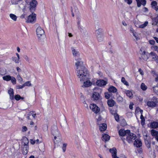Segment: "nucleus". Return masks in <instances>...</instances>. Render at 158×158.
<instances>
[{
	"label": "nucleus",
	"instance_id": "obj_1",
	"mask_svg": "<svg viewBox=\"0 0 158 158\" xmlns=\"http://www.w3.org/2000/svg\"><path fill=\"white\" fill-rule=\"evenodd\" d=\"M75 60L77 61L75 63V65L77 67V76L81 77V74H83V75H84L85 77V74H86V72H88L87 69L83 66V62L81 59L79 58L75 59Z\"/></svg>",
	"mask_w": 158,
	"mask_h": 158
},
{
	"label": "nucleus",
	"instance_id": "obj_2",
	"mask_svg": "<svg viewBox=\"0 0 158 158\" xmlns=\"http://www.w3.org/2000/svg\"><path fill=\"white\" fill-rule=\"evenodd\" d=\"M85 77L83 75V74H81V77H80L79 76H78L80 79V81L81 82H83V84L82 85V87H89L91 86L92 85V82L89 80V75L88 72H86V74H85Z\"/></svg>",
	"mask_w": 158,
	"mask_h": 158
},
{
	"label": "nucleus",
	"instance_id": "obj_3",
	"mask_svg": "<svg viewBox=\"0 0 158 158\" xmlns=\"http://www.w3.org/2000/svg\"><path fill=\"white\" fill-rule=\"evenodd\" d=\"M136 138V135L131 132L130 131V133H128L126 136V140L127 142L129 143H132L133 141Z\"/></svg>",
	"mask_w": 158,
	"mask_h": 158
},
{
	"label": "nucleus",
	"instance_id": "obj_4",
	"mask_svg": "<svg viewBox=\"0 0 158 158\" xmlns=\"http://www.w3.org/2000/svg\"><path fill=\"white\" fill-rule=\"evenodd\" d=\"M95 34L97 40L101 42L103 40L104 36L101 29H99L96 30L95 31Z\"/></svg>",
	"mask_w": 158,
	"mask_h": 158
},
{
	"label": "nucleus",
	"instance_id": "obj_5",
	"mask_svg": "<svg viewBox=\"0 0 158 158\" xmlns=\"http://www.w3.org/2000/svg\"><path fill=\"white\" fill-rule=\"evenodd\" d=\"M89 108L95 114H98L100 112V108L95 104H91L89 106Z\"/></svg>",
	"mask_w": 158,
	"mask_h": 158
},
{
	"label": "nucleus",
	"instance_id": "obj_6",
	"mask_svg": "<svg viewBox=\"0 0 158 158\" xmlns=\"http://www.w3.org/2000/svg\"><path fill=\"white\" fill-rule=\"evenodd\" d=\"M37 4L38 2L35 0H32L30 2L29 9L31 12H32L35 10Z\"/></svg>",
	"mask_w": 158,
	"mask_h": 158
},
{
	"label": "nucleus",
	"instance_id": "obj_7",
	"mask_svg": "<svg viewBox=\"0 0 158 158\" xmlns=\"http://www.w3.org/2000/svg\"><path fill=\"white\" fill-rule=\"evenodd\" d=\"M140 54L141 55V57L143 60H147L148 59V56L147 52H146V51L144 48H141L139 51Z\"/></svg>",
	"mask_w": 158,
	"mask_h": 158
},
{
	"label": "nucleus",
	"instance_id": "obj_8",
	"mask_svg": "<svg viewBox=\"0 0 158 158\" xmlns=\"http://www.w3.org/2000/svg\"><path fill=\"white\" fill-rule=\"evenodd\" d=\"M92 97L93 100L95 102L99 101L102 99L100 94L96 91L93 92Z\"/></svg>",
	"mask_w": 158,
	"mask_h": 158
},
{
	"label": "nucleus",
	"instance_id": "obj_9",
	"mask_svg": "<svg viewBox=\"0 0 158 158\" xmlns=\"http://www.w3.org/2000/svg\"><path fill=\"white\" fill-rule=\"evenodd\" d=\"M36 15L32 13L31 15H30L28 16L27 22L28 23H34L36 19Z\"/></svg>",
	"mask_w": 158,
	"mask_h": 158
},
{
	"label": "nucleus",
	"instance_id": "obj_10",
	"mask_svg": "<svg viewBox=\"0 0 158 158\" xmlns=\"http://www.w3.org/2000/svg\"><path fill=\"white\" fill-rule=\"evenodd\" d=\"M149 57L152 60H154L158 63V56L154 52H151L149 55Z\"/></svg>",
	"mask_w": 158,
	"mask_h": 158
},
{
	"label": "nucleus",
	"instance_id": "obj_11",
	"mask_svg": "<svg viewBox=\"0 0 158 158\" xmlns=\"http://www.w3.org/2000/svg\"><path fill=\"white\" fill-rule=\"evenodd\" d=\"M130 130H125L124 129H120L118 131L119 135L122 137H123L125 136H127L128 133H130Z\"/></svg>",
	"mask_w": 158,
	"mask_h": 158
},
{
	"label": "nucleus",
	"instance_id": "obj_12",
	"mask_svg": "<svg viewBox=\"0 0 158 158\" xmlns=\"http://www.w3.org/2000/svg\"><path fill=\"white\" fill-rule=\"evenodd\" d=\"M44 33V30L40 27H39L36 29V34L39 38Z\"/></svg>",
	"mask_w": 158,
	"mask_h": 158
},
{
	"label": "nucleus",
	"instance_id": "obj_13",
	"mask_svg": "<svg viewBox=\"0 0 158 158\" xmlns=\"http://www.w3.org/2000/svg\"><path fill=\"white\" fill-rule=\"evenodd\" d=\"M96 84L97 85L100 86H105L107 84V81L103 79H100L96 81Z\"/></svg>",
	"mask_w": 158,
	"mask_h": 158
},
{
	"label": "nucleus",
	"instance_id": "obj_14",
	"mask_svg": "<svg viewBox=\"0 0 158 158\" xmlns=\"http://www.w3.org/2000/svg\"><path fill=\"white\" fill-rule=\"evenodd\" d=\"M109 151L111 153L112 158H119L117 156V150L115 148L110 149Z\"/></svg>",
	"mask_w": 158,
	"mask_h": 158
},
{
	"label": "nucleus",
	"instance_id": "obj_15",
	"mask_svg": "<svg viewBox=\"0 0 158 158\" xmlns=\"http://www.w3.org/2000/svg\"><path fill=\"white\" fill-rule=\"evenodd\" d=\"M148 131L145 130L143 131V135L144 139L145 142L147 146L148 147Z\"/></svg>",
	"mask_w": 158,
	"mask_h": 158
},
{
	"label": "nucleus",
	"instance_id": "obj_16",
	"mask_svg": "<svg viewBox=\"0 0 158 158\" xmlns=\"http://www.w3.org/2000/svg\"><path fill=\"white\" fill-rule=\"evenodd\" d=\"M51 132L52 135L54 136L55 139H56V136L59 137L60 136V134L57 128H56L55 130H52Z\"/></svg>",
	"mask_w": 158,
	"mask_h": 158
},
{
	"label": "nucleus",
	"instance_id": "obj_17",
	"mask_svg": "<svg viewBox=\"0 0 158 158\" xmlns=\"http://www.w3.org/2000/svg\"><path fill=\"white\" fill-rule=\"evenodd\" d=\"M158 101L156 99L155 101L149 102V106L154 107L158 106Z\"/></svg>",
	"mask_w": 158,
	"mask_h": 158
},
{
	"label": "nucleus",
	"instance_id": "obj_18",
	"mask_svg": "<svg viewBox=\"0 0 158 158\" xmlns=\"http://www.w3.org/2000/svg\"><path fill=\"white\" fill-rule=\"evenodd\" d=\"M8 93L10 95V99L12 100L14 99V92L13 89L10 88L8 90Z\"/></svg>",
	"mask_w": 158,
	"mask_h": 158
},
{
	"label": "nucleus",
	"instance_id": "obj_19",
	"mask_svg": "<svg viewBox=\"0 0 158 158\" xmlns=\"http://www.w3.org/2000/svg\"><path fill=\"white\" fill-rule=\"evenodd\" d=\"M137 3V6L138 7H140L142 5L143 6H145L146 4V1L145 0H135Z\"/></svg>",
	"mask_w": 158,
	"mask_h": 158
},
{
	"label": "nucleus",
	"instance_id": "obj_20",
	"mask_svg": "<svg viewBox=\"0 0 158 158\" xmlns=\"http://www.w3.org/2000/svg\"><path fill=\"white\" fill-rule=\"evenodd\" d=\"M134 145L137 148L140 147L142 145L141 141L139 139H135L134 143Z\"/></svg>",
	"mask_w": 158,
	"mask_h": 158
},
{
	"label": "nucleus",
	"instance_id": "obj_21",
	"mask_svg": "<svg viewBox=\"0 0 158 158\" xmlns=\"http://www.w3.org/2000/svg\"><path fill=\"white\" fill-rule=\"evenodd\" d=\"M157 3L156 1H153L151 3L152 8L155 9L156 11H158V6H157Z\"/></svg>",
	"mask_w": 158,
	"mask_h": 158
},
{
	"label": "nucleus",
	"instance_id": "obj_22",
	"mask_svg": "<svg viewBox=\"0 0 158 158\" xmlns=\"http://www.w3.org/2000/svg\"><path fill=\"white\" fill-rule=\"evenodd\" d=\"M29 149L28 146H23L22 150L23 154L24 155H26L28 152Z\"/></svg>",
	"mask_w": 158,
	"mask_h": 158
},
{
	"label": "nucleus",
	"instance_id": "obj_23",
	"mask_svg": "<svg viewBox=\"0 0 158 158\" xmlns=\"http://www.w3.org/2000/svg\"><path fill=\"white\" fill-rule=\"evenodd\" d=\"M99 127L101 131H104L106 130L107 125L105 123H102L100 125Z\"/></svg>",
	"mask_w": 158,
	"mask_h": 158
},
{
	"label": "nucleus",
	"instance_id": "obj_24",
	"mask_svg": "<svg viewBox=\"0 0 158 158\" xmlns=\"http://www.w3.org/2000/svg\"><path fill=\"white\" fill-rule=\"evenodd\" d=\"M108 90L109 92L113 93H116L117 90L116 88L113 86L110 87Z\"/></svg>",
	"mask_w": 158,
	"mask_h": 158
},
{
	"label": "nucleus",
	"instance_id": "obj_25",
	"mask_svg": "<svg viewBox=\"0 0 158 158\" xmlns=\"http://www.w3.org/2000/svg\"><path fill=\"white\" fill-rule=\"evenodd\" d=\"M124 92L126 95L130 98H132L133 97V95L131 91L129 90H125Z\"/></svg>",
	"mask_w": 158,
	"mask_h": 158
},
{
	"label": "nucleus",
	"instance_id": "obj_26",
	"mask_svg": "<svg viewBox=\"0 0 158 158\" xmlns=\"http://www.w3.org/2000/svg\"><path fill=\"white\" fill-rule=\"evenodd\" d=\"M150 127L153 128H156L158 127V122H153L151 123L150 125Z\"/></svg>",
	"mask_w": 158,
	"mask_h": 158
},
{
	"label": "nucleus",
	"instance_id": "obj_27",
	"mask_svg": "<svg viewBox=\"0 0 158 158\" xmlns=\"http://www.w3.org/2000/svg\"><path fill=\"white\" fill-rule=\"evenodd\" d=\"M115 103V102L113 99H111L108 100L107 104L110 107L114 106Z\"/></svg>",
	"mask_w": 158,
	"mask_h": 158
},
{
	"label": "nucleus",
	"instance_id": "obj_28",
	"mask_svg": "<svg viewBox=\"0 0 158 158\" xmlns=\"http://www.w3.org/2000/svg\"><path fill=\"white\" fill-rule=\"evenodd\" d=\"M110 137L107 134H104L103 135L102 140L104 141H108L110 139Z\"/></svg>",
	"mask_w": 158,
	"mask_h": 158
},
{
	"label": "nucleus",
	"instance_id": "obj_29",
	"mask_svg": "<svg viewBox=\"0 0 158 158\" xmlns=\"http://www.w3.org/2000/svg\"><path fill=\"white\" fill-rule=\"evenodd\" d=\"M23 146H28L29 141L26 137H24L23 139Z\"/></svg>",
	"mask_w": 158,
	"mask_h": 158
},
{
	"label": "nucleus",
	"instance_id": "obj_30",
	"mask_svg": "<svg viewBox=\"0 0 158 158\" xmlns=\"http://www.w3.org/2000/svg\"><path fill=\"white\" fill-rule=\"evenodd\" d=\"M2 78L5 81H9L11 79V77L9 75H6L3 77Z\"/></svg>",
	"mask_w": 158,
	"mask_h": 158
},
{
	"label": "nucleus",
	"instance_id": "obj_31",
	"mask_svg": "<svg viewBox=\"0 0 158 158\" xmlns=\"http://www.w3.org/2000/svg\"><path fill=\"white\" fill-rule=\"evenodd\" d=\"M158 23V16L152 19V25H156Z\"/></svg>",
	"mask_w": 158,
	"mask_h": 158
},
{
	"label": "nucleus",
	"instance_id": "obj_32",
	"mask_svg": "<svg viewBox=\"0 0 158 158\" xmlns=\"http://www.w3.org/2000/svg\"><path fill=\"white\" fill-rule=\"evenodd\" d=\"M151 134L152 136H156L158 135V131L152 129L151 131Z\"/></svg>",
	"mask_w": 158,
	"mask_h": 158
},
{
	"label": "nucleus",
	"instance_id": "obj_33",
	"mask_svg": "<svg viewBox=\"0 0 158 158\" xmlns=\"http://www.w3.org/2000/svg\"><path fill=\"white\" fill-rule=\"evenodd\" d=\"M20 58L16 57H12V60L14 61L16 63H19L20 61Z\"/></svg>",
	"mask_w": 158,
	"mask_h": 158
},
{
	"label": "nucleus",
	"instance_id": "obj_34",
	"mask_svg": "<svg viewBox=\"0 0 158 158\" xmlns=\"http://www.w3.org/2000/svg\"><path fill=\"white\" fill-rule=\"evenodd\" d=\"M10 18L14 21H16L17 19V17L14 14H10Z\"/></svg>",
	"mask_w": 158,
	"mask_h": 158
},
{
	"label": "nucleus",
	"instance_id": "obj_35",
	"mask_svg": "<svg viewBox=\"0 0 158 158\" xmlns=\"http://www.w3.org/2000/svg\"><path fill=\"white\" fill-rule=\"evenodd\" d=\"M22 0H10L11 3L12 5H17Z\"/></svg>",
	"mask_w": 158,
	"mask_h": 158
},
{
	"label": "nucleus",
	"instance_id": "obj_36",
	"mask_svg": "<svg viewBox=\"0 0 158 158\" xmlns=\"http://www.w3.org/2000/svg\"><path fill=\"white\" fill-rule=\"evenodd\" d=\"M140 88L142 90L145 91L147 89L148 87L143 83H142L141 85Z\"/></svg>",
	"mask_w": 158,
	"mask_h": 158
},
{
	"label": "nucleus",
	"instance_id": "obj_37",
	"mask_svg": "<svg viewBox=\"0 0 158 158\" xmlns=\"http://www.w3.org/2000/svg\"><path fill=\"white\" fill-rule=\"evenodd\" d=\"M121 81L122 82L124 85H126L127 86H129V84L125 80V78L123 77L121 79Z\"/></svg>",
	"mask_w": 158,
	"mask_h": 158
},
{
	"label": "nucleus",
	"instance_id": "obj_38",
	"mask_svg": "<svg viewBox=\"0 0 158 158\" xmlns=\"http://www.w3.org/2000/svg\"><path fill=\"white\" fill-rule=\"evenodd\" d=\"M148 23V21H146L143 24L139 25V28H143L147 25Z\"/></svg>",
	"mask_w": 158,
	"mask_h": 158
},
{
	"label": "nucleus",
	"instance_id": "obj_39",
	"mask_svg": "<svg viewBox=\"0 0 158 158\" xmlns=\"http://www.w3.org/2000/svg\"><path fill=\"white\" fill-rule=\"evenodd\" d=\"M117 100L118 102H122L123 101V98L121 96L118 95V96H117Z\"/></svg>",
	"mask_w": 158,
	"mask_h": 158
},
{
	"label": "nucleus",
	"instance_id": "obj_40",
	"mask_svg": "<svg viewBox=\"0 0 158 158\" xmlns=\"http://www.w3.org/2000/svg\"><path fill=\"white\" fill-rule=\"evenodd\" d=\"M24 87L26 86H31V84L30 81H27L25 82L23 84Z\"/></svg>",
	"mask_w": 158,
	"mask_h": 158
},
{
	"label": "nucleus",
	"instance_id": "obj_41",
	"mask_svg": "<svg viewBox=\"0 0 158 158\" xmlns=\"http://www.w3.org/2000/svg\"><path fill=\"white\" fill-rule=\"evenodd\" d=\"M114 116L115 120L117 122H118L119 120V118L118 114L116 113L114 114Z\"/></svg>",
	"mask_w": 158,
	"mask_h": 158
},
{
	"label": "nucleus",
	"instance_id": "obj_42",
	"mask_svg": "<svg viewBox=\"0 0 158 158\" xmlns=\"http://www.w3.org/2000/svg\"><path fill=\"white\" fill-rule=\"evenodd\" d=\"M73 56H76L79 54V52L76 51L75 49H73L72 50Z\"/></svg>",
	"mask_w": 158,
	"mask_h": 158
},
{
	"label": "nucleus",
	"instance_id": "obj_43",
	"mask_svg": "<svg viewBox=\"0 0 158 158\" xmlns=\"http://www.w3.org/2000/svg\"><path fill=\"white\" fill-rule=\"evenodd\" d=\"M17 78L18 80L19 81V83H22L23 81V79L19 74L17 75Z\"/></svg>",
	"mask_w": 158,
	"mask_h": 158
},
{
	"label": "nucleus",
	"instance_id": "obj_44",
	"mask_svg": "<svg viewBox=\"0 0 158 158\" xmlns=\"http://www.w3.org/2000/svg\"><path fill=\"white\" fill-rule=\"evenodd\" d=\"M11 82L13 85L16 84V79L14 77H11V79L10 80Z\"/></svg>",
	"mask_w": 158,
	"mask_h": 158
},
{
	"label": "nucleus",
	"instance_id": "obj_45",
	"mask_svg": "<svg viewBox=\"0 0 158 158\" xmlns=\"http://www.w3.org/2000/svg\"><path fill=\"white\" fill-rule=\"evenodd\" d=\"M154 92L155 93L158 95V86H155L153 87Z\"/></svg>",
	"mask_w": 158,
	"mask_h": 158
},
{
	"label": "nucleus",
	"instance_id": "obj_46",
	"mask_svg": "<svg viewBox=\"0 0 158 158\" xmlns=\"http://www.w3.org/2000/svg\"><path fill=\"white\" fill-rule=\"evenodd\" d=\"M67 145V144L65 143H64L63 144V147L62 148V149L64 152L66 151Z\"/></svg>",
	"mask_w": 158,
	"mask_h": 158
},
{
	"label": "nucleus",
	"instance_id": "obj_47",
	"mask_svg": "<svg viewBox=\"0 0 158 158\" xmlns=\"http://www.w3.org/2000/svg\"><path fill=\"white\" fill-rule=\"evenodd\" d=\"M21 96L19 94L16 95L15 96V98L17 101H19L20 99Z\"/></svg>",
	"mask_w": 158,
	"mask_h": 158
},
{
	"label": "nucleus",
	"instance_id": "obj_48",
	"mask_svg": "<svg viewBox=\"0 0 158 158\" xmlns=\"http://www.w3.org/2000/svg\"><path fill=\"white\" fill-rule=\"evenodd\" d=\"M24 87L23 85V84L22 85H16V88L17 89H22Z\"/></svg>",
	"mask_w": 158,
	"mask_h": 158
},
{
	"label": "nucleus",
	"instance_id": "obj_49",
	"mask_svg": "<svg viewBox=\"0 0 158 158\" xmlns=\"http://www.w3.org/2000/svg\"><path fill=\"white\" fill-rule=\"evenodd\" d=\"M27 127L25 126H23L22 128V131L23 132H25L27 131Z\"/></svg>",
	"mask_w": 158,
	"mask_h": 158
},
{
	"label": "nucleus",
	"instance_id": "obj_50",
	"mask_svg": "<svg viewBox=\"0 0 158 158\" xmlns=\"http://www.w3.org/2000/svg\"><path fill=\"white\" fill-rule=\"evenodd\" d=\"M151 49L155 51H157L158 47L157 46H152L151 47Z\"/></svg>",
	"mask_w": 158,
	"mask_h": 158
},
{
	"label": "nucleus",
	"instance_id": "obj_51",
	"mask_svg": "<svg viewBox=\"0 0 158 158\" xmlns=\"http://www.w3.org/2000/svg\"><path fill=\"white\" fill-rule=\"evenodd\" d=\"M105 97L106 99H109L110 98V94L108 93H105Z\"/></svg>",
	"mask_w": 158,
	"mask_h": 158
},
{
	"label": "nucleus",
	"instance_id": "obj_52",
	"mask_svg": "<svg viewBox=\"0 0 158 158\" xmlns=\"http://www.w3.org/2000/svg\"><path fill=\"white\" fill-rule=\"evenodd\" d=\"M43 129L44 131H47L48 129V126L46 125H44L43 126Z\"/></svg>",
	"mask_w": 158,
	"mask_h": 158
},
{
	"label": "nucleus",
	"instance_id": "obj_53",
	"mask_svg": "<svg viewBox=\"0 0 158 158\" xmlns=\"http://www.w3.org/2000/svg\"><path fill=\"white\" fill-rule=\"evenodd\" d=\"M124 1L129 5L131 4L132 2V0H124Z\"/></svg>",
	"mask_w": 158,
	"mask_h": 158
},
{
	"label": "nucleus",
	"instance_id": "obj_54",
	"mask_svg": "<svg viewBox=\"0 0 158 158\" xmlns=\"http://www.w3.org/2000/svg\"><path fill=\"white\" fill-rule=\"evenodd\" d=\"M134 105V104L133 103V102H131L130 103V104L129 105V108L132 110L133 109V106Z\"/></svg>",
	"mask_w": 158,
	"mask_h": 158
},
{
	"label": "nucleus",
	"instance_id": "obj_55",
	"mask_svg": "<svg viewBox=\"0 0 158 158\" xmlns=\"http://www.w3.org/2000/svg\"><path fill=\"white\" fill-rule=\"evenodd\" d=\"M24 59L28 62H29V63H30V59L27 56H26L24 57Z\"/></svg>",
	"mask_w": 158,
	"mask_h": 158
},
{
	"label": "nucleus",
	"instance_id": "obj_56",
	"mask_svg": "<svg viewBox=\"0 0 158 158\" xmlns=\"http://www.w3.org/2000/svg\"><path fill=\"white\" fill-rule=\"evenodd\" d=\"M145 119H141V124L142 126L144 125L145 124Z\"/></svg>",
	"mask_w": 158,
	"mask_h": 158
},
{
	"label": "nucleus",
	"instance_id": "obj_57",
	"mask_svg": "<svg viewBox=\"0 0 158 158\" xmlns=\"http://www.w3.org/2000/svg\"><path fill=\"white\" fill-rule=\"evenodd\" d=\"M31 112H32L31 111L29 113V114H28V116L27 117V118L28 120H31V119L30 116L31 115V114H32Z\"/></svg>",
	"mask_w": 158,
	"mask_h": 158
},
{
	"label": "nucleus",
	"instance_id": "obj_58",
	"mask_svg": "<svg viewBox=\"0 0 158 158\" xmlns=\"http://www.w3.org/2000/svg\"><path fill=\"white\" fill-rule=\"evenodd\" d=\"M30 143L32 144H34L35 143V140L33 139H30Z\"/></svg>",
	"mask_w": 158,
	"mask_h": 158
},
{
	"label": "nucleus",
	"instance_id": "obj_59",
	"mask_svg": "<svg viewBox=\"0 0 158 158\" xmlns=\"http://www.w3.org/2000/svg\"><path fill=\"white\" fill-rule=\"evenodd\" d=\"M149 43L153 45L154 44L155 41L154 40H151L149 41Z\"/></svg>",
	"mask_w": 158,
	"mask_h": 158
},
{
	"label": "nucleus",
	"instance_id": "obj_60",
	"mask_svg": "<svg viewBox=\"0 0 158 158\" xmlns=\"http://www.w3.org/2000/svg\"><path fill=\"white\" fill-rule=\"evenodd\" d=\"M16 68L17 71L19 73L21 71V69L19 67H17Z\"/></svg>",
	"mask_w": 158,
	"mask_h": 158
},
{
	"label": "nucleus",
	"instance_id": "obj_61",
	"mask_svg": "<svg viewBox=\"0 0 158 158\" xmlns=\"http://www.w3.org/2000/svg\"><path fill=\"white\" fill-rule=\"evenodd\" d=\"M139 71L140 73L142 75H143V70L141 69H139Z\"/></svg>",
	"mask_w": 158,
	"mask_h": 158
},
{
	"label": "nucleus",
	"instance_id": "obj_62",
	"mask_svg": "<svg viewBox=\"0 0 158 158\" xmlns=\"http://www.w3.org/2000/svg\"><path fill=\"white\" fill-rule=\"evenodd\" d=\"M122 24H123V25L124 26H127V24L125 21H123L122 22Z\"/></svg>",
	"mask_w": 158,
	"mask_h": 158
},
{
	"label": "nucleus",
	"instance_id": "obj_63",
	"mask_svg": "<svg viewBox=\"0 0 158 158\" xmlns=\"http://www.w3.org/2000/svg\"><path fill=\"white\" fill-rule=\"evenodd\" d=\"M121 138L122 140L123 141V143L125 144V139L123 137H121Z\"/></svg>",
	"mask_w": 158,
	"mask_h": 158
},
{
	"label": "nucleus",
	"instance_id": "obj_64",
	"mask_svg": "<svg viewBox=\"0 0 158 158\" xmlns=\"http://www.w3.org/2000/svg\"><path fill=\"white\" fill-rule=\"evenodd\" d=\"M154 38L155 40H156V42L158 43V38L155 37H154Z\"/></svg>",
	"mask_w": 158,
	"mask_h": 158
}]
</instances>
